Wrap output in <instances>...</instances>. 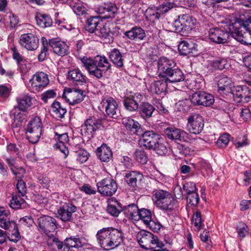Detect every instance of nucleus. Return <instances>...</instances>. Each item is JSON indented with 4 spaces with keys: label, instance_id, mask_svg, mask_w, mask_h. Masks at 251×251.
Wrapping results in <instances>:
<instances>
[{
    "label": "nucleus",
    "instance_id": "nucleus-1",
    "mask_svg": "<svg viewBox=\"0 0 251 251\" xmlns=\"http://www.w3.org/2000/svg\"><path fill=\"white\" fill-rule=\"evenodd\" d=\"M98 243L105 250L113 249L123 241V234L119 230L112 227L103 228L96 234Z\"/></svg>",
    "mask_w": 251,
    "mask_h": 251
},
{
    "label": "nucleus",
    "instance_id": "nucleus-2",
    "mask_svg": "<svg viewBox=\"0 0 251 251\" xmlns=\"http://www.w3.org/2000/svg\"><path fill=\"white\" fill-rule=\"evenodd\" d=\"M242 24L230 25L229 31L231 36L244 45H251V16L240 17Z\"/></svg>",
    "mask_w": 251,
    "mask_h": 251
},
{
    "label": "nucleus",
    "instance_id": "nucleus-3",
    "mask_svg": "<svg viewBox=\"0 0 251 251\" xmlns=\"http://www.w3.org/2000/svg\"><path fill=\"white\" fill-rule=\"evenodd\" d=\"M153 200L156 206L160 209L170 211L174 209L175 200L168 191L163 190L154 191Z\"/></svg>",
    "mask_w": 251,
    "mask_h": 251
},
{
    "label": "nucleus",
    "instance_id": "nucleus-4",
    "mask_svg": "<svg viewBox=\"0 0 251 251\" xmlns=\"http://www.w3.org/2000/svg\"><path fill=\"white\" fill-rule=\"evenodd\" d=\"M42 130V124L40 118L35 117L27 124L26 128V137L32 144L37 143L41 136Z\"/></svg>",
    "mask_w": 251,
    "mask_h": 251
},
{
    "label": "nucleus",
    "instance_id": "nucleus-5",
    "mask_svg": "<svg viewBox=\"0 0 251 251\" xmlns=\"http://www.w3.org/2000/svg\"><path fill=\"white\" fill-rule=\"evenodd\" d=\"M196 22V19L188 14L179 15L174 23L175 30L181 34L187 33L194 28Z\"/></svg>",
    "mask_w": 251,
    "mask_h": 251
},
{
    "label": "nucleus",
    "instance_id": "nucleus-6",
    "mask_svg": "<svg viewBox=\"0 0 251 251\" xmlns=\"http://www.w3.org/2000/svg\"><path fill=\"white\" fill-rule=\"evenodd\" d=\"M98 192L105 196H111L115 194L118 189L116 182L112 178L107 177L97 183Z\"/></svg>",
    "mask_w": 251,
    "mask_h": 251
},
{
    "label": "nucleus",
    "instance_id": "nucleus-7",
    "mask_svg": "<svg viewBox=\"0 0 251 251\" xmlns=\"http://www.w3.org/2000/svg\"><path fill=\"white\" fill-rule=\"evenodd\" d=\"M137 239L142 248L145 249L151 248L152 245L159 247L157 237L150 232L145 230L139 232L137 235Z\"/></svg>",
    "mask_w": 251,
    "mask_h": 251
},
{
    "label": "nucleus",
    "instance_id": "nucleus-8",
    "mask_svg": "<svg viewBox=\"0 0 251 251\" xmlns=\"http://www.w3.org/2000/svg\"><path fill=\"white\" fill-rule=\"evenodd\" d=\"M187 129L190 133L194 134L200 133L204 127L202 117L197 113L190 115L187 118Z\"/></svg>",
    "mask_w": 251,
    "mask_h": 251
},
{
    "label": "nucleus",
    "instance_id": "nucleus-9",
    "mask_svg": "<svg viewBox=\"0 0 251 251\" xmlns=\"http://www.w3.org/2000/svg\"><path fill=\"white\" fill-rule=\"evenodd\" d=\"M140 136L139 144L148 150H151L161 137L158 134L152 130H147L143 133L142 132Z\"/></svg>",
    "mask_w": 251,
    "mask_h": 251
},
{
    "label": "nucleus",
    "instance_id": "nucleus-10",
    "mask_svg": "<svg viewBox=\"0 0 251 251\" xmlns=\"http://www.w3.org/2000/svg\"><path fill=\"white\" fill-rule=\"evenodd\" d=\"M191 103L195 105L209 106L214 102V97L205 92H197L191 97Z\"/></svg>",
    "mask_w": 251,
    "mask_h": 251
},
{
    "label": "nucleus",
    "instance_id": "nucleus-11",
    "mask_svg": "<svg viewBox=\"0 0 251 251\" xmlns=\"http://www.w3.org/2000/svg\"><path fill=\"white\" fill-rule=\"evenodd\" d=\"M29 82L33 91L39 92L47 86L49 79L47 74L41 72L34 75Z\"/></svg>",
    "mask_w": 251,
    "mask_h": 251
},
{
    "label": "nucleus",
    "instance_id": "nucleus-12",
    "mask_svg": "<svg viewBox=\"0 0 251 251\" xmlns=\"http://www.w3.org/2000/svg\"><path fill=\"white\" fill-rule=\"evenodd\" d=\"M143 96L140 93L131 94L125 96L123 100L124 106L126 110L134 112L138 110L139 103L143 100Z\"/></svg>",
    "mask_w": 251,
    "mask_h": 251
},
{
    "label": "nucleus",
    "instance_id": "nucleus-13",
    "mask_svg": "<svg viewBox=\"0 0 251 251\" xmlns=\"http://www.w3.org/2000/svg\"><path fill=\"white\" fill-rule=\"evenodd\" d=\"M104 121L101 119L90 117L87 119L82 126L81 130L85 133L92 136L98 129L104 127Z\"/></svg>",
    "mask_w": 251,
    "mask_h": 251
},
{
    "label": "nucleus",
    "instance_id": "nucleus-14",
    "mask_svg": "<svg viewBox=\"0 0 251 251\" xmlns=\"http://www.w3.org/2000/svg\"><path fill=\"white\" fill-rule=\"evenodd\" d=\"M40 228L46 234L53 233L57 228L56 220L49 216H43L38 219Z\"/></svg>",
    "mask_w": 251,
    "mask_h": 251
},
{
    "label": "nucleus",
    "instance_id": "nucleus-15",
    "mask_svg": "<svg viewBox=\"0 0 251 251\" xmlns=\"http://www.w3.org/2000/svg\"><path fill=\"white\" fill-rule=\"evenodd\" d=\"M158 71L159 76L165 79L169 73L176 66V64L172 59L166 57H161L158 61Z\"/></svg>",
    "mask_w": 251,
    "mask_h": 251
},
{
    "label": "nucleus",
    "instance_id": "nucleus-16",
    "mask_svg": "<svg viewBox=\"0 0 251 251\" xmlns=\"http://www.w3.org/2000/svg\"><path fill=\"white\" fill-rule=\"evenodd\" d=\"M67 78L74 85L84 88L87 86V77L78 69L70 70Z\"/></svg>",
    "mask_w": 251,
    "mask_h": 251
},
{
    "label": "nucleus",
    "instance_id": "nucleus-17",
    "mask_svg": "<svg viewBox=\"0 0 251 251\" xmlns=\"http://www.w3.org/2000/svg\"><path fill=\"white\" fill-rule=\"evenodd\" d=\"M218 92L223 95H229L234 87V83L230 78L225 75H221L217 77Z\"/></svg>",
    "mask_w": 251,
    "mask_h": 251
},
{
    "label": "nucleus",
    "instance_id": "nucleus-18",
    "mask_svg": "<svg viewBox=\"0 0 251 251\" xmlns=\"http://www.w3.org/2000/svg\"><path fill=\"white\" fill-rule=\"evenodd\" d=\"M19 43L28 50H35L38 47L39 39L32 33L24 34L20 37Z\"/></svg>",
    "mask_w": 251,
    "mask_h": 251
},
{
    "label": "nucleus",
    "instance_id": "nucleus-19",
    "mask_svg": "<svg viewBox=\"0 0 251 251\" xmlns=\"http://www.w3.org/2000/svg\"><path fill=\"white\" fill-rule=\"evenodd\" d=\"M76 210L75 206L71 203H66L58 209V217L63 222H71L73 220V213Z\"/></svg>",
    "mask_w": 251,
    "mask_h": 251
},
{
    "label": "nucleus",
    "instance_id": "nucleus-20",
    "mask_svg": "<svg viewBox=\"0 0 251 251\" xmlns=\"http://www.w3.org/2000/svg\"><path fill=\"white\" fill-rule=\"evenodd\" d=\"M229 33L218 28L210 29L209 31L210 40L217 44H225L227 42Z\"/></svg>",
    "mask_w": 251,
    "mask_h": 251
},
{
    "label": "nucleus",
    "instance_id": "nucleus-21",
    "mask_svg": "<svg viewBox=\"0 0 251 251\" xmlns=\"http://www.w3.org/2000/svg\"><path fill=\"white\" fill-rule=\"evenodd\" d=\"M11 213L9 210L3 207H0V227L5 230L10 229V227L15 228L16 223L11 220Z\"/></svg>",
    "mask_w": 251,
    "mask_h": 251
},
{
    "label": "nucleus",
    "instance_id": "nucleus-22",
    "mask_svg": "<svg viewBox=\"0 0 251 251\" xmlns=\"http://www.w3.org/2000/svg\"><path fill=\"white\" fill-rule=\"evenodd\" d=\"M82 87H78L69 92L67 95H63V98H65L70 104L74 105L82 101L85 95L84 94L83 89Z\"/></svg>",
    "mask_w": 251,
    "mask_h": 251
},
{
    "label": "nucleus",
    "instance_id": "nucleus-23",
    "mask_svg": "<svg viewBox=\"0 0 251 251\" xmlns=\"http://www.w3.org/2000/svg\"><path fill=\"white\" fill-rule=\"evenodd\" d=\"M81 61L90 75H94L97 78L102 76L103 70L96 66L93 59L83 57Z\"/></svg>",
    "mask_w": 251,
    "mask_h": 251
},
{
    "label": "nucleus",
    "instance_id": "nucleus-24",
    "mask_svg": "<svg viewBox=\"0 0 251 251\" xmlns=\"http://www.w3.org/2000/svg\"><path fill=\"white\" fill-rule=\"evenodd\" d=\"M165 136L172 140L183 141L185 140L187 133L180 129L168 127L164 131Z\"/></svg>",
    "mask_w": 251,
    "mask_h": 251
},
{
    "label": "nucleus",
    "instance_id": "nucleus-25",
    "mask_svg": "<svg viewBox=\"0 0 251 251\" xmlns=\"http://www.w3.org/2000/svg\"><path fill=\"white\" fill-rule=\"evenodd\" d=\"M95 34L103 39L106 43H110L113 41L114 33L110 29L109 24H103L102 23V25H100L97 30Z\"/></svg>",
    "mask_w": 251,
    "mask_h": 251
},
{
    "label": "nucleus",
    "instance_id": "nucleus-26",
    "mask_svg": "<svg viewBox=\"0 0 251 251\" xmlns=\"http://www.w3.org/2000/svg\"><path fill=\"white\" fill-rule=\"evenodd\" d=\"M49 44L54 53L59 56H64L69 53V47L64 42L52 40Z\"/></svg>",
    "mask_w": 251,
    "mask_h": 251
},
{
    "label": "nucleus",
    "instance_id": "nucleus-27",
    "mask_svg": "<svg viewBox=\"0 0 251 251\" xmlns=\"http://www.w3.org/2000/svg\"><path fill=\"white\" fill-rule=\"evenodd\" d=\"M96 154L98 157L102 162H108L113 158V153L110 147L103 144L97 148Z\"/></svg>",
    "mask_w": 251,
    "mask_h": 251
},
{
    "label": "nucleus",
    "instance_id": "nucleus-28",
    "mask_svg": "<svg viewBox=\"0 0 251 251\" xmlns=\"http://www.w3.org/2000/svg\"><path fill=\"white\" fill-rule=\"evenodd\" d=\"M126 129L131 134H136L140 136L142 129L139 123L131 118H126L123 121Z\"/></svg>",
    "mask_w": 251,
    "mask_h": 251
},
{
    "label": "nucleus",
    "instance_id": "nucleus-29",
    "mask_svg": "<svg viewBox=\"0 0 251 251\" xmlns=\"http://www.w3.org/2000/svg\"><path fill=\"white\" fill-rule=\"evenodd\" d=\"M102 24V20L100 17H90L86 21L85 28L89 32L95 34Z\"/></svg>",
    "mask_w": 251,
    "mask_h": 251
},
{
    "label": "nucleus",
    "instance_id": "nucleus-30",
    "mask_svg": "<svg viewBox=\"0 0 251 251\" xmlns=\"http://www.w3.org/2000/svg\"><path fill=\"white\" fill-rule=\"evenodd\" d=\"M105 112L107 115L114 119H117L120 115L118 104L113 98H109L106 101Z\"/></svg>",
    "mask_w": 251,
    "mask_h": 251
},
{
    "label": "nucleus",
    "instance_id": "nucleus-31",
    "mask_svg": "<svg viewBox=\"0 0 251 251\" xmlns=\"http://www.w3.org/2000/svg\"><path fill=\"white\" fill-rule=\"evenodd\" d=\"M168 83L165 79L154 81L151 83L150 90L151 93L157 95L165 94L166 92Z\"/></svg>",
    "mask_w": 251,
    "mask_h": 251
},
{
    "label": "nucleus",
    "instance_id": "nucleus-32",
    "mask_svg": "<svg viewBox=\"0 0 251 251\" xmlns=\"http://www.w3.org/2000/svg\"><path fill=\"white\" fill-rule=\"evenodd\" d=\"M122 203L114 198H111L108 201L107 211L108 213L114 217H117L123 211Z\"/></svg>",
    "mask_w": 251,
    "mask_h": 251
},
{
    "label": "nucleus",
    "instance_id": "nucleus-33",
    "mask_svg": "<svg viewBox=\"0 0 251 251\" xmlns=\"http://www.w3.org/2000/svg\"><path fill=\"white\" fill-rule=\"evenodd\" d=\"M185 79V76L182 71L176 66L169 74L165 78L167 83H175L182 81Z\"/></svg>",
    "mask_w": 251,
    "mask_h": 251
},
{
    "label": "nucleus",
    "instance_id": "nucleus-34",
    "mask_svg": "<svg viewBox=\"0 0 251 251\" xmlns=\"http://www.w3.org/2000/svg\"><path fill=\"white\" fill-rule=\"evenodd\" d=\"M138 109L140 116L143 119L146 120L152 117L155 108L151 103L144 102L140 105Z\"/></svg>",
    "mask_w": 251,
    "mask_h": 251
},
{
    "label": "nucleus",
    "instance_id": "nucleus-35",
    "mask_svg": "<svg viewBox=\"0 0 251 251\" xmlns=\"http://www.w3.org/2000/svg\"><path fill=\"white\" fill-rule=\"evenodd\" d=\"M143 175L137 171H130L125 176V181L128 186L135 188L138 181L142 180Z\"/></svg>",
    "mask_w": 251,
    "mask_h": 251
},
{
    "label": "nucleus",
    "instance_id": "nucleus-36",
    "mask_svg": "<svg viewBox=\"0 0 251 251\" xmlns=\"http://www.w3.org/2000/svg\"><path fill=\"white\" fill-rule=\"evenodd\" d=\"M124 35L130 40H143L146 37L144 30L140 27L135 26L125 32Z\"/></svg>",
    "mask_w": 251,
    "mask_h": 251
},
{
    "label": "nucleus",
    "instance_id": "nucleus-37",
    "mask_svg": "<svg viewBox=\"0 0 251 251\" xmlns=\"http://www.w3.org/2000/svg\"><path fill=\"white\" fill-rule=\"evenodd\" d=\"M109 57L110 61L117 67L121 68L124 66L123 55L117 49H112L109 52Z\"/></svg>",
    "mask_w": 251,
    "mask_h": 251
},
{
    "label": "nucleus",
    "instance_id": "nucleus-38",
    "mask_svg": "<svg viewBox=\"0 0 251 251\" xmlns=\"http://www.w3.org/2000/svg\"><path fill=\"white\" fill-rule=\"evenodd\" d=\"M35 18L37 25L42 28L50 27L53 23L51 18L47 14L37 13Z\"/></svg>",
    "mask_w": 251,
    "mask_h": 251
},
{
    "label": "nucleus",
    "instance_id": "nucleus-39",
    "mask_svg": "<svg viewBox=\"0 0 251 251\" xmlns=\"http://www.w3.org/2000/svg\"><path fill=\"white\" fill-rule=\"evenodd\" d=\"M139 210L136 204H131L124 207L123 212L127 218L136 221L138 218L137 216Z\"/></svg>",
    "mask_w": 251,
    "mask_h": 251
},
{
    "label": "nucleus",
    "instance_id": "nucleus-40",
    "mask_svg": "<svg viewBox=\"0 0 251 251\" xmlns=\"http://www.w3.org/2000/svg\"><path fill=\"white\" fill-rule=\"evenodd\" d=\"M209 65L213 70H223L224 69L227 68L229 66L226 59L221 57L211 60Z\"/></svg>",
    "mask_w": 251,
    "mask_h": 251
},
{
    "label": "nucleus",
    "instance_id": "nucleus-41",
    "mask_svg": "<svg viewBox=\"0 0 251 251\" xmlns=\"http://www.w3.org/2000/svg\"><path fill=\"white\" fill-rule=\"evenodd\" d=\"M32 98L28 95H25L17 99L18 108L22 111H25L32 104Z\"/></svg>",
    "mask_w": 251,
    "mask_h": 251
},
{
    "label": "nucleus",
    "instance_id": "nucleus-42",
    "mask_svg": "<svg viewBox=\"0 0 251 251\" xmlns=\"http://www.w3.org/2000/svg\"><path fill=\"white\" fill-rule=\"evenodd\" d=\"M13 58L17 62V65L21 72H25V64L23 57L21 55L15 47L11 48Z\"/></svg>",
    "mask_w": 251,
    "mask_h": 251
},
{
    "label": "nucleus",
    "instance_id": "nucleus-43",
    "mask_svg": "<svg viewBox=\"0 0 251 251\" xmlns=\"http://www.w3.org/2000/svg\"><path fill=\"white\" fill-rule=\"evenodd\" d=\"M65 241L66 242L67 246H71L72 248H81L85 244L84 239L78 236H72L66 238Z\"/></svg>",
    "mask_w": 251,
    "mask_h": 251
},
{
    "label": "nucleus",
    "instance_id": "nucleus-44",
    "mask_svg": "<svg viewBox=\"0 0 251 251\" xmlns=\"http://www.w3.org/2000/svg\"><path fill=\"white\" fill-rule=\"evenodd\" d=\"M52 111L55 115L59 118L64 117L65 114L67 112V110L60 102L57 101H54L51 105Z\"/></svg>",
    "mask_w": 251,
    "mask_h": 251
},
{
    "label": "nucleus",
    "instance_id": "nucleus-45",
    "mask_svg": "<svg viewBox=\"0 0 251 251\" xmlns=\"http://www.w3.org/2000/svg\"><path fill=\"white\" fill-rule=\"evenodd\" d=\"M194 45L186 41H181L178 46V50L182 55H187L192 52Z\"/></svg>",
    "mask_w": 251,
    "mask_h": 251
},
{
    "label": "nucleus",
    "instance_id": "nucleus-46",
    "mask_svg": "<svg viewBox=\"0 0 251 251\" xmlns=\"http://www.w3.org/2000/svg\"><path fill=\"white\" fill-rule=\"evenodd\" d=\"M20 195H13L10 201V206L13 209H18L22 208L25 205V201Z\"/></svg>",
    "mask_w": 251,
    "mask_h": 251
},
{
    "label": "nucleus",
    "instance_id": "nucleus-47",
    "mask_svg": "<svg viewBox=\"0 0 251 251\" xmlns=\"http://www.w3.org/2000/svg\"><path fill=\"white\" fill-rule=\"evenodd\" d=\"M96 66L101 69L103 71H107L110 69V64L108 62L107 59L105 57L101 56H97L95 59H93Z\"/></svg>",
    "mask_w": 251,
    "mask_h": 251
},
{
    "label": "nucleus",
    "instance_id": "nucleus-48",
    "mask_svg": "<svg viewBox=\"0 0 251 251\" xmlns=\"http://www.w3.org/2000/svg\"><path fill=\"white\" fill-rule=\"evenodd\" d=\"M151 150L155 151L158 154L160 155H164L167 152V148L161 137L159 138L157 143H156Z\"/></svg>",
    "mask_w": 251,
    "mask_h": 251
},
{
    "label": "nucleus",
    "instance_id": "nucleus-49",
    "mask_svg": "<svg viewBox=\"0 0 251 251\" xmlns=\"http://www.w3.org/2000/svg\"><path fill=\"white\" fill-rule=\"evenodd\" d=\"M191 103V99L180 100L176 103V109L177 111L185 113L189 110Z\"/></svg>",
    "mask_w": 251,
    "mask_h": 251
},
{
    "label": "nucleus",
    "instance_id": "nucleus-50",
    "mask_svg": "<svg viewBox=\"0 0 251 251\" xmlns=\"http://www.w3.org/2000/svg\"><path fill=\"white\" fill-rule=\"evenodd\" d=\"M138 218L136 221L141 220L143 221L144 224H146L149 220L151 218V211L147 209L142 208L139 210L138 213Z\"/></svg>",
    "mask_w": 251,
    "mask_h": 251
},
{
    "label": "nucleus",
    "instance_id": "nucleus-51",
    "mask_svg": "<svg viewBox=\"0 0 251 251\" xmlns=\"http://www.w3.org/2000/svg\"><path fill=\"white\" fill-rule=\"evenodd\" d=\"M134 157L137 161L142 164H145L148 161V157L144 151L136 150L134 153Z\"/></svg>",
    "mask_w": 251,
    "mask_h": 251
},
{
    "label": "nucleus",
    "instance_id": "nucleus-52",
    "mask_svg": "<svg viewBox=\"0 0 251 251\" xmlns=\"http://www.w3.org/2000/svg\"><path fill=\"white\" fill-rule=\"evenodd\" d=\"M174 7V3L169 1H166L157 7L158 13L159 14L160 18L164 13L167 12L169 10L171 9Z\"/></svg>",
    "mask_w": 251,
    "mask_h": 251
},
{
    "label": "nucleus",
    "instance_id": "nucleus-53",
    "mask_svg": "<svg viewBox=\"0 0 251 251\" xmlns=\"http://www.w3.org/2000/svg\"><path fill=\"white\" fill-rule=\"evenodd\" d=\"M48 239L47 244L49 246L56 245L58 249H60L62 247V242L59 240L58 238L50 233L48 235Z\"/></svg>",
    "mask_w": 251,
    "mask_h": 251
},
{
    "label": "nucleus",
    "instance_id": "nucleus-54",
    "mask_svg": "<svg viewBox=\"0 0 251 251\" xmlns=\"http://www.w3.org/2000/svg\"><path fill=\"white\" fill-rule=\"evenodd\" d=\"M103 8L108 12L109 18L114 17L118 10L116 5L111 2L104 3Z\"/></svg>",
    "mask_w": 251,
    "mask_h": 251
},
{
    "label": "nucleus",
    "instance_id": "nucleus-55",
    "mask_svg": "<svg viewBox=\"0 0 251 251\" xmlns=\"http://www.w3.org/2000/svg\"><path fill=\"white\" fill-rule=\"evenodd\" d=\"M242 87L237 86L236 87L234 86L232 88V92L229 93L233 98L234 100L237 102H241V97L242 96Z\"/></svg>",
    "mask_w": 251,
    "mask_h": 251
},
{
    "label": "nucleus",
    "instance_id": "nucleus-56",
    "mask_svg": "<svg viewBox=\"0 0 251 251\" xmlns=\"http://www.w3.org/2000/svg\"><path fill=\"white\" fill-rule=\"evenodd\" d=\"M145 225L150 229L156 232H157L162 227V225L157 220H153L152 218L149 220V222L146 223Z\"/></svg>",
    "mask_w": 251,
    "mask_h": 251
},
{
    "label": "nucleus",
    "instance_id": "nucleus-57",
    "mask_svg": "<svg viewBox=\"0 0 251 251\" xmlns=\"http://www.w3.org/2000/svg\"><path fill=\"white\" fill-rule=\"evenodd\" d=\"M157 9V7L148 8L146 11V17L152 20L159 19V14Z\"/></svg>",
    "mask_w": 251,
    "mask_h": 251
},
{
    "label": "nucleus",
    "instance_id": "nucleus-58",
    "mask_svg": "<svg viewBox=\"0 0 251 251\" xmlns=\"http://www.w3.org/2000/svg\"><path fill=\"white\" fill-rule=\"evenodd\" d=\"M16 189L18 191L19 195L22 197L25 196L27 191V188L26 187L25 182L22 179L17 180L16 184Z\"/></svg>",
    "mask_w": 251,
    "mask_h": 251
},
{
    "label": "nucleus",
    "instance_id": "nucleus-59",
    "mask_svg": "<svg viewBox=\"0 0 251 251\" xmlns=\"http://www.w3.org/2000/svg\"><path fill=\"white\" fill-rule=\"evenodd\" d=\"M192 219L195 226L198 229H200L202 226V222L201 220V213L200 210H198L195 213H194Z\"/></svg>",
    "mask_w": 251,
    "mask_h": 251
},
{
    "label": "nucleus",
    "instance_id": "nucleus-60",
    "mask_svg": "<svg viewBox=\"0 0 251 251\" xmlns=\"http://www.w3.org/2000/svg\"><path fill=\"white\" fill-rule=\"evenodd\" d=\"M186 199L187 202L194 206H196L200 201L199 195L196 192L187 195Z\"/></svg>",
    "mask_w": 251,
    "mask_h": 251
},
{
    "label": "nucleus",
    "instance_id": "nucleus-61",
    "mask_svg": "<svg viewBox=\"0 0 251 251\" xmlns=\"http://www.w3.org/2000/svg\"><path fill=\"white\" fill-rule=\"evenodd\" d=\"M229 135L227 133H224L220 136L216 142L217 145L221 148L225 147L229 143Z\"/></svg>",
    "mask_w": 251,
    "mask_h": 251
},
{
    "label": "nucleus",
    "instance_id": "nucleus-62",
    "mask_svg": "<svg viewBox=\"0 0 251 251\" xmlns=\"http://www.w3.org/2000/svg\"><path fill=\"white\" fill-rule=\"evenodd\" d=\"M248 228L247 226L245 223H239L236 227L239 236L242 238L245 237L248 233Z\"/></svg>",
    "mask_w": 251,
    "mask_h": 251
},
{
    "label": "nucleus",
    "instance_id": "nucleus-63",
    "mask_svg": "<svg viewBox=\"0 0 251 251\" xmlns=\"http://www.w3.org/2000/svg\"><path fill=\"white\" fill-rule=\"evenodd\" d=\"M183 189L187 195L196 192L197 191L196 184L192 182L185 183L183 186Z\"/></svg>",
    "mask_w": 251,
    "mask_h": 251
},
{
    "label": "nucleus",
    "instance_id": "nucleus-64",
    "mask_svg": "<svg viewBox=\"0 0 251 251\" xmlns=\"http://www.w3.org/2000/svg\"><path fill=\"white\" fill-rule=\"evenodd\" d=\"M73 10L74 13L78 16L84 15L87 13L86 8L81 4L74 5Z\"/></svg>",
    "mask_w": 251,
    "mask_h": 251
}]
</instances>
